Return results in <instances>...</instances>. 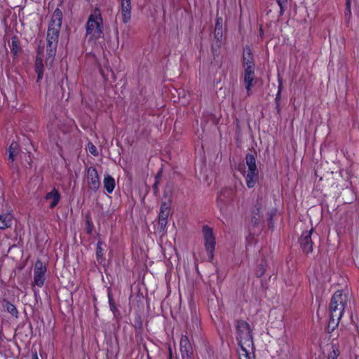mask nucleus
Segmentation results:
<instances>
[{"instance_id":"f257e3e1","label":"nucleus","mask_w":359,"mask_h":359,"mask_svg":"<svg viewBox=\"0 0 359 359\" xmlns=\"http://www.w3.org/2000/svg\"><path fill=\"white\" fill-rule=\"evenodd\" d=\"M62 11L57 8L55 10L47 32V62L52 63L56 53L58 41V35L62 24Z\"/></svg>"},{"instance_id":"f03ea898","label":"nucleus","mask_w":359,"mask_h":359,"mask_svg":"<svg viewBox=\"0 0 359 359\" xmlns=\"http://www.w3.org/2000/svg\"><path fill=\"white\" fill-rule=\"evenodd\" d=\"M237 331L239 335V359H255L253 353L252 337L250 325L245 321L237 322Z\"/></svg>"},{"instance_id":"7ed1b4c3","label":"nucleus","mask_w":359,"mask_h":359,"mask_svg":"<svg viewBox=\"0 0 359 359\" xmlns=\"http://www.w3.org/2000/svg\"><path fill=\"white\" fill-rule=\"evenodd\" d=\"M347 303V295L337 291L332 296L330 304V320L329 327L337 326L343 315Z\"/></svg>"},{"instance_id":"20e7f679","label":"nucleus","mask_w":359,"mask_h":359,"mask_svg":"<svg viewBox=\"0 0 359 359\" xmlns=\"http://www.w3.org/2000/svg\"><path fill=\"white\" fill-rule=\"evenodd\" d=\"M86 27V39L88 42L95 43L103 36L102 18L99 11L90 15Z\"/></svg>"},{"instance_id":"39448f33","label":"nucleus","mask_w":359,"mask_h":359,"mask_svg":"<svg viewBox=\"0 0 359 359\" xmlns=\"http://www.w3.org/2000/svg\"><path fill=\"white\" fill-rule=\"evenodd\" d=\"M245 160L246 164L239 165L238 170L245 177L248 187L252 188L255 186L258 179V170L256 161L255 157L251 154H248Z\"/></svg>"},{"instance_id":"423d86ee","label":"nucleus","mask_w":359,"mask_h":359,"mask_svg":"<svg viewBox=\"0 0 359 359\" xmlns=\"http://www.w3.org/2000/svg\"><path fill=\"white\" fill-rule=\"evenodd\" d=\"M202 233L204 239L205 250L208 255V259L211 261L212 260L214 257V250L216 244L213 231L211 228L205 226L203 228Z\"/></svg>"},{"instance_id":"0eeeda50","label":"nucleus","mask_w":359,"mask_h":359,"mask_svg":"<svg viewBox=\"0 0 359 359\" xmlns=\"http://www.w3.org/2000/svg\"><path fill=\"white\" fill-rule=\"evenodd\" d=\"M46 266L40 261H37L34 269V280L35 285L42 287L46 280Z\"/></svg>"},{"instance_id":"6e6552de","label":"nucleus","mask_w":359,"mask_h":359,"mask_svg":"<svg viewBox=\"0 0 359 359\" xmlns=\"http://www.w3.org/2000/svg\"><path fill=\"white\" fill-rule=\"evenodd\" d=\"M255 79V68H251V67H245L243 75V81L248 95L252 94Z\"/></svg>"},{"instance_id":"1a4fd4ad","label":"nucleus","mask_w":359,"mask_h":359,"mask_svg":"<svg viewBox=\"0 0 359 359\" xmlns=\"http://www.w3.org/2000/svg\"><path fill=\"white\" fill-rule=\"evenodd\" d=\"M87 182L89 188L97 191L100 186L97 171L95 168L90 167L87 171Z\"/></svg>"},{"instance_id":"9d476101","label":"nucleus","mask_w":359,"mask_h":359,"mask_svg":"<svg viewBox=\"0 0 359 359\" xmlns=\"http://www.w3.org/2000/svg\"><path fill=\"white\" fill-rule=\"evenodd\" d=\"M120 4L119 14L123 23H128L131 18L130 0H118Z\"/></svg>"},{"instance_id":"9b49d317","label":"nucleus","mask_w":359,"mask_h":359,"mask_svg":"<svg viewBox=\"0 0 359 359\" xmlns=\"http://www.w3.org/2000/svg\"><path fill=\"white\" fill-rule=\"evenodd\" d=\"M313 229L302 233L299 239L300 245L305 253H309L313 250V243L311 241V234Z\"/></svg>"},{"instance_id":"f8f14e48","label":"nucleus","mask_w":359,"mask_h":359,"mask_svg":"<svg viewBox=\"0 0 359 359\" xmlns=\"http://www.w3.org/2000/svg\"><path fill=\"white\" fill-rule=\"evenodd\" d=\"M192 348L188 337L184 335L180 340V351L183 359H189L192 353Z\"/></svg>"},{"instance_id":"ddd939ff","label":"nucleus","mask_w":359,"mask_h":359,"mask_svg":"<svg viewBox=\"0 0 359 359\" xmlns=\"http://www.w3.org/2000/svg\"><path fill=\"white\" fill-rule=\"evenodd\" d=\"M8 152V161L13 163L16 159V157L20 156L21 153V149L19 143L13 142L9 147Z\"/></svg>"},{"instance_id":"4468645a","label":"nucleus","mask_w":359,"mask_h":359,"mask_svg":"<svg viewBox=\"0 0 359 359\" xmlns=\"http://www.w3.org/2000/svg\"><path fill=\"white\" fill-rule=\"evenodd\" d=\"M46 200L49 203L50 208H53L59 203L60 194L56 189H53L50 192L46 194Z\"/></svg>"},{"instance_id":"2eb2a0df","label":"nucleus","mask_w":359,"mask_h":359,"mask_svg":"<svg viewBox=\"0 0 359 359\" xmlns=\"http://www.w3.org/2000/svg\"><path fill=\"white\" fill-rule=\"evenodd\" d=\"M247 67L255 68L253 55L248 47L245 48L243 50V67L245 69Z\"/></svg>"},{"instance_id":"dca6fc26","label":"nucleus","mask_w":359,"mask_h":359,"mask_svg":"<svg viewBox=\"0 0 359 359\" xmlns=\"http://www.w3.org/2000/svg\"><path fill=\"white\" fill-rule=\"evenodd\" d=\"M230 200H231V196L229 191H224L219 195L217 198V205L220 208L221 212L223 211L224 203Z\"/></svg>"},{"instance_id":"f3484780","label":"nucleus","mask_w":359,"mask_h":359,"mask_svg":"<svg viewBox=\"0 0 359 359\" xmlns=\"http://www.w3.org/2000/svg\"><path fill=\"white\" fill-rule=\"evenodd\" d=\"M43 65L42 63V59L41 57V52L39 50L35 62V69L38 76V80L43 77Z\"/></svg>"},{"instance_id":"a211bd4d","label":"nucleus","mask_w":359,"mask_h":359,"mask_svg":"<svg viewBox=\"0 0 359 359\" xmlns=\"http://www.w3.org/2000/svg\"><path fill=\"white\" fill-rule=\"evenodd\" d=\"M103 183L106 191L109 194L112 193L115 187L114 179L110 175H107L104 178Z\"/></svg>"},{"instance_id":"6ab92c4d","label":"nucleus","mask_w":359,"mask_h":359,"mask_svg":"<svg viewBox=\"0 0 359 359\" xmlns=\"http://www.w3.org/2000/svg\"><path fill=\"white\" fill-rule=\"evenodd\" d=\"M12 217L9 214L0 215V229H4L11 225Z\"/></svg>"},{"instance_id":"aec40b11","label":"nucleus","mask_w":359,"mask_h":359,"mask_svg":"<svg viewBox=\"0 0 359 359\" xmlns=\"http://www.w3.org/2000/svg\"><path fill=\"white\" fill-rule=\"evenodd\" d=\"M263 208L261 205H259L257 204L254 210H253V214H254V216H253V218H252V222L256 224L257 223V222L259 221V219L262 217V215H263Z\"/></svg>"},{"instance_id":"412c9836","label":"nucleus","mask_w":359,"mask_h":359,"mask_svg":"<svg viewBox=\"0 0 359 359\" xmlns=\"http://www.w3.org/2000/svg\"><path fill=\"white\" fill-rule=\"evenodd\" d=\"M170 214V204L165 202L162 203L161 205L158 217L168 218Z\"/></svg>"},{"instance_id":"4be33fe9","label":"nucleus","mask_w":359,"mask_h":359,"mask_svg":"<svg viewBox=\"0 0 359 359\" xmlns=\"http://www.w3.org/2000/svg\"><path fill=\"white\" fill-rule=\"evenodd\" d=\"M20 50V42L16 36H13L11 39V52L16 55L18 51Z\"/></svg>"},{"instance_id":"5701e85b","label":"nucleus","mask_w":359,"mask_h":359,"mask_svg":"<svg viewBox=\"0 0 359 359\" xmlns=\"http://www.w3.org/2000/svg\"><path fill=\"white\" fill-rule=\"evenodd\" d=\"M6 309L7 311L13 316L18 317V311L16 307L11 304V303H6Z\"/></svg>"},{"instance_id":"b1692460","label":"nucleus","mask_w":359,"mask_h":359,"mask_svg":"<svg viewBox=\"0 0 359 359\" xmlns=\"http://www.w3.org/2000/svg\"><path fill=\"white\" fill-rule=\"evenodd\" d=\"M339 355V351L337 348L332 346V351L328 355L327 359H337Z\"/></svg>"},{"instance_id":"393cba45","label":"nucleus","mask_w":359,"mask_h":359,"mask_svg":"<svg viewBox=\"0 0 359 359\" xmlns=\"http://www.w3.org/2000/svg\"><path fill=\"white\" fill-rule=\"evenodd\" d=\"M168 218L158 217V224L161 231H164L167 225Z\"/></svg>"},{"instance_id":"a878e982","label":"nucleus","mask_w":359,"mask_h":359,"mask_svg":"<svg viewBox=\"0 0 359 359\" xmlns=\"http://www.w3.org/2000/svg\"><path fill=\"white\" fill-rule=\"evenodd\" d=\"M265 266H264V264H261L257 270V272H256V274L257 276L259 277H261L262 276H263L265 273Z\"/></svg>"},{"instance_id":"bb28decb","label":"nucleus","mask_w":359,"mask_h":359,"mask_svg":"<svg viewBox=\"0 0 359 359\" xmlns=\"http://www.w3.org/2000/svg\"><path fill=\"white\" fill-rule=\"evenodd\" d=\"M280 6V13L283 14L284 12V8L286 6L287 0H276Z\"/></svg>"},{"instance_id":"cd10ccee","label":"nucleus","mask_w":359,"mask_h":359,"mask_svg":"<svg viewBox=\"0 0 359 359\" xmlns=\"http://www.w3.org/2000/svg\"><path fill=\"white\" fill-rule=\"evenodd\" d=\"M88 150L90 153L94 156H97L98 154L97 148L92 143H88Z\"/></svg>"},{"instance_id":"c85d7f7f","label":"nucleus","mask_w":359,"mask_h":359,"mask_svg":"<svg viewBox=\"0 0 359 359\" xmlns=\"http://www.w3.org/2000/svg\"><path fill=\"white\" fill-rule=\"evenodd\" d=\"M102 242L99 241L97 246V256L102 257L103 253V249L102 248Z\"/></svg>"},{"instance_id":"c756f323","label":"nucleus","mask_w":359,"mask_h":359,"mask_svg":"<svg viewBox=\"0 0 359 359\" xmlns=\"http://www.w3.org/2000/svg\"><path fill=\"white\" fill-rule=\"evenodd\" d=\"M351 0H346V10L345 15H351Z\"/></svg>"},{"instance_id":"7c9ffc66","label":"nucleus","mask_w":359,"mask_h":359,"mask_svg":"<svg viewBox=\"0 0 359 359\" xmlns=\"http://www.w3.org/2000/svg\"><path fill=\"white\" fill-rule=\"evenodd\" d=\"M221 29H222V25L217 20V24H216V29H215V34L217 36H218L219 34L222 35Z\"/></svg>"},{"instance_id":"2f4dec72","label":"nucleus","mask_w":359,"mask_h":359,"mask_svg":"<svg viewBox=\"0 0 359 359\" xmlns=\"http://www.w3.org/2000/svg\"><path fill=\"white\" fill-rule=\"evenodd\" d=\"M31 357H32V359H39L37 355L36 349L32 350Z\"/></svg>"}]
</instances>
